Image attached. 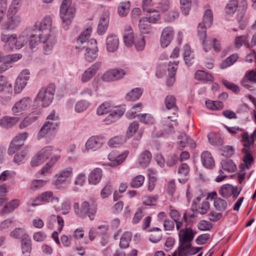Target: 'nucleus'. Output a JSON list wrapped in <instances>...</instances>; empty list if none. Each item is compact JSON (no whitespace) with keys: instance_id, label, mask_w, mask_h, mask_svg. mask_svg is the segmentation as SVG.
I'll return each mask as SVG.
<instances>
[{"instance_id":"nucleus-1","label":"nucleus","mask_w":256,"mask_h":256,"mask_svg":"<svg viewBox=\"0 0 256 256\" xmlns=\"http://www.w3.org/2000/svg\"><path fill=\"white\" fill-rule=\"evenodd\" d=\"M52 24V16H46L38 24L36 23L34 29V32L43 44V50L46 54L49 53L56 42V36L51 32Z\"/></svg>"},{"instance_id":"nucleus-2","label":"nucleus","mask_w":256,"mask_h":256,"mask_svg":"<svg viewBox=\"0 0 256 256\" xmlns=\"http://www.w3.org/2000/svg\"><path fill=\"white\" fill-rule=\"evenodd\" d=\"M75 13L76 8L72 0H63L60 6V17L62 21V27L65 30L71 24Z\"/></svg>"},{"instance_id":"nucleus-3","label":"nucleus","mask_w":256,"mask_h":256,"mask_svg":"<svg viewBox=\"0 0 256 256\" xmlns=\"http://www.w3.org/2000/svg\"><path fill=\"white\" fill-rule=\"evenodd\" d=\"M0 40L4 43V48L8 51H11L22 48L27 42V38L24 36H20L18 37L14 34H2Z\"/></svg>"},{"instance_id":"nucleus-4","label":"nucleus","mask_w":256,"mask_h":256,"mask_svg":"<svg viewBox=\"0 0 256 256\" xmlns=\"http://www.w3.org/2000/svg\"><path fill=\"white\" fill-rule=\"evenodd\" d=\"M21 21V17L18 14L17 7L14 3H12L8 8L7 20L3 24V28L7 30H13L20 24Z\"/></svg>"},{"instance_id":"nucleus-5","label":"nucleus","mask_w":256,"mask_h":256,"mask_svg":"<svg viewBox=\"0 0 256 256\" xmlns=\"http://www.w3.org/2000/svg\"><path fill=\"white\" fill-rule=\"evenodd\" d=\"M55 93V86L50 84L46 88H42L37 94L36 100L42 106L47 107L52 102Z\"/></svg>"},{"instance_id":"nucleus-6","label":"nucleus","mask_w":256,"mask_h":256,"mask_svg":"<svg viewBox=\"0 0 256 256\" xmlns=\"http://www.w3.org/2000/svg\"><path fill=\"white\" fill-rule=\"evenodd\" d=\"M174 36V31L172 27L168 26L164 28L160 36V42L161 47L165 48L168 46L173 40Z\"/></svg>"},{"instance_id":"nucleus-7","label":"nucleus","mask_w":256,"mask_h":256,"mask_svg":"<svg viewBox=\"0 0 256 256\" xmlns=\"http://www.w3.org/2000/svg\"><path fill=\"white\" fill-rule=\"evenodd\" d=\"M72 173L73 168L72 167H68L64 168L54 177L52 180L53 184L56 186L62 184L72 176Z\"/></svg>"},{"instance_id":"nucleus-8","label":"nucleus","mask_w":256,"mask_h":256,"mask_svg":"<svg viewBox=\"0 0 256 256\" xmlns=\"http://www.w3.org/2000/svg\"><path fill=\"white\" fill-rule=\"evenodd\" d=\"M240 190H238V187H234L230 184H225L222 186L218 192L224 198H228L232 196L234 199H236L238 196Z\"/></svg>"},{"instance_id":"nucleus-9","label":"nucleus","mask_w":256,"mask_h":256,"mask_svg":"<svg viewBox=\"0 0 256 256\" xmlns=\"http://www.w3.org/2000/svg\"><path fill=\"white\" fill-rule=\"evenodd\" d=\"M31 100L28 98H24L16 102L12 108V112L15 115H19L28 110L30 106Z\"/></svg>"},{"instance_id":"nucleus-10","label":"nucleus","mask_w":256,"mask_h":256,"mask_svg":"<svg viewBox=\"0 0 256 256\" xmlns=\"http://www.w3.org/2000/svg\"><path fill=\"white\" fill-rule=\"evenodd\" d=\"M194 234L192 229L186 226L178 232V238L180 244L190 246V242L193 240Z\"/></svg>"},{"instance_id":"nucleus-11","label":"nucleus","mask_w":256,"mask_h":256,"mask_svg":"<svg viewBox=\"0 0 256 256\" xmlns=\"http://www.w3.org/2000/svg\"><path fill=\"white\" fill-rule=\"evenodd\" d=\"M128 154V151H126L120 154H118L116 152H110L108 156V158L110 161L108 165L112 167H115L120 165L126 160Z\"/></svg>"},{"instance_id":"nucleus-12","label":"nucleus","mask_w":256,"mask_h":256,"mask_svg":"<svg viewBox=\"0 0 256 256\" xmlns=\"http://www.w3.org/2000/svg\"><path fill=\"white\" fill-rule=\"evenodd\" d=\"M104 142L102 137L100 136H92L90 138L85 144L86 150H96L102 147Z\"/></svg>"},{"instance_id":"nucleus-13","label":"nucleus","mask_w":256,"mask_h":256,"mask_svg":"<svg viewBox=\"0 0 256 256\" xmlns=\"http://www.w3.org/2000/svg\"><path fill=\"white\" fill-rule=\"evenodd\" d=\"M92 31V28H88L80 34L76 40V45L75 46L76 50H82L86 48V44L91 34Z\"/></svg>"},{"instance_id":"nucleus-14","label":"nucleus","mask_w":256,"mask_h":256,"mask_svg":"<svg viewBox=\"0 0 256 256\" xmlns=\"http://www.w3.org/2000/svg\"><path fill=\"white\" fill-rule=\"evenodd\" d=\"M101 66L100 62H96L86 69L82 76L81 80L83 82H88L96 74Z\"/></svg>"},{"instance_id":"nucleus-15","label":"nucleus","mask_w":256,"mask_h":256,"mask_svg":"<svg viewBox=\"0 0 256 256\" xmlns=\"http://www.w3.org/2000/svg\"><path fill=\"white\" fill-rule=\"evenodd\" d=\"M95 213L96 210L94 208H90L89 203L87 202H84L81 205L78 216L82 218L88 216L90 220H93Z\"/></svg>"},{"instance_id":"nucleus-16","label":"nucleus","mask_w":256,"mask_h":256,"mask_svg":"<svg viewBox=\"0 0 256 256\" xmlns=\"http://www.w3.org/2000/svg\"><path fill=\"white\" fill-rule=\"evenodd\" d=\"M106 48L108 52H116L119 46V39L115 34H110L106 39Z\"/></svg>"},{"instance_id":"nucleus-17","label":"nucleus","mask_w":256,"mask_h":256,"mask_svg":"<svg viewBox=\"0 0 256 256\" xmlns=\"http://www.w3.org/2000/svg\"><path fill=\"white\" fill-rule=\"evenodd\" d=\"M19 120L20 118L17 116H4L0 119V126L8 129L14 126Z\"/></svg>"},{"instance_id":"nucleus-18","label":"nucleus","mask_w":256,"mask_h":256,"mask_svg":"<svg viewBox=\"0 0 256 256\" xmlns=\"http://www.w3.org/2000/svg\"><path fill=\"white\" fill-rule=\"evenodd\" d=\"M102 171L100 168H96L92 170L88 174V180L90 184H96L101 180Z\"/></svg>"},{"instance_id":"nucleus-19","label":"nucleus","mask_w":256,"mask_h":256,"mask_svg":"<svg viewBox=\"0 0 256 256\" xmlns=\"http://www.w3.org/2000/svg\"><path fill=\"white\" fill-rule=\"evenodd\" d=\"M211 194L212 196L214 206L215 208L220 212L226 210L228 206L227 202L220 198L217 197L216 192H212Z\"/></svg>"},{"instance_id":"nucleus-20","label":"nucleus","mask_w":256,"mask_h":256,"mask_svg":"<svg viewBox=\"0 0 256 256\" xmlns=\"http://www.w3.org/2000/svg\"><path fill=\"white\" fill-rule=\"evenodd\" d=\"M201 161L203 166L207 168L212 169L214 166V160L212 154L208 151H204L201 154Z\"/></svg>"},{"instance_id":"nucleus-21","label":"nucleus","mask_w":256,"mask_h":256,"mask_svg":"<svg viewBox=\"0 0 256 256\" xmlns=\"http://www.w3.org/2000/svg\"><path fill=\"white\" fill-rule=\"evenodd\" d=\"M60 156L54 155L51 157L50 160L46 163L39 171L40 174L46 175L52 172V168L56 162L59 160Z\"/></svg>"},{"instance_id":"nucleus-22","label":"nucleus","mask_w":256,"mask_h":256,"mask_svg":"<svg viewBox=\"0 0 256 256\" xmlns=\"http://www.w3.org/2000/svg\"><path fill=\"white\" fill-rule=\"evenodd\" d=\"M165 105L167 109H172L174 110V116H168V119H170L172 118H177L178 114L176 112L178 111V108L176 105V98L172 96H167L165 98Z\"/></svg>"},{"instance_id":"nucleus-23","label":"nucleus","mask_w":256,"mask_h":256,"mask_svg":"<svg viewBox=\"0 0 256 256\" xmlns=\"http://www.w3.org/2000/svg\"><path fill=\"white\" fill-rule=\"evenodd\" d=\"M151 153L146 150L140 154L138 158V162L140 166L146 168L150 164L152 160Z\"/></svg>"},{"instance_id":"nucleus-24","label":"nucleus","mask_w":256,"mask_h":256,"mask_svg":"<svg viewBox=\"0 0 256 256\" xmlns=\"http://www.w3.org/2000/svg\"><path fill=\"white\" fill-rule=\"evenodd\" d=\"M56 122L52 123L50 121L46 122L40 128L38 134V138L41 139L44 137L49 132L54 130L56 128Z\"/></svg>"},{"instance_id":"nucleus-25","label":"nucleus","mask_w":256,"mask_h":256,"mask_svg":"<svg viewBox=\"0 0 256 256\" xmlns=\"http://www.w3.org/2000/svg\"><path fill=\"white\" fill-rule=\"evenodd\" d=\"M133 30L130 26H126L124 32V41L125 44L128 46H131L134 41Z\"/></svg>"},{"instance_id":"nucleus-26","label":"nucleus","mask_w":256,"mask_h":256,"mask_svg":"<svg viewBox=\"0 0 256 256\" xmlns=\"http://www.w3.org/2000/svg\"><path fill=\"white\" fill-rule=\"evenodd\" d=\"M53 195V192L50 191L42 192L34 200L32 206H37L42 203L49 202Z\"/></svg>"},{"instance_id":"nucleus-27","label":"nucleus","mask_w":256,"mask_h":256,"mask_svg":"<svg viewBox=\"0 0 256 256\" xmlns=\"http://www.w3.org/2000/svg\"><path fill=\"white\" fill-rule=\"evenodd\" d=\"M178 140L179 148L181 150L186 147L187 144L190 145L192 148L196 146V143L186 134H182L179 136Z\"/></svg>"},{"instance_id":"nucleus-28","label":"nucleus","mask_w":256,"mask_h":256,"mask_svg":"<svg viewBox=\"0 0 256 256\" xmlns=\"http://www.w3.org/2000/svg\"><path fill=\"white\" fill-rule=\"evenodd\" d=\"M110 112V114L108 115L107 118L110 120L111 122H112L114 121L116 119L122 116L124 113L125 110L122 107H114L112 106Z\"/></svg>"},{"instance_id":"nucleus-29","label":"nucleus","mask_w":256,"mask_h":256,"mask_svg":"<svg viewBox=\"0 0 256 256\" xmlns=\"http://www.w3.org/2000/svg\"><path fill=\"white\" fill-rule=\"evenodd\" d=\"M204 48L205 52H207L211 49L212 46L214 50L216 52H218L220 50V46L219 41L216 38H213L206 42H203Z\"/></svg>"},{"instance_id":"nucleus-30","label":"nucleus","mask_w":256,"mask_h":256,"mask_svg":"<svg viewBox=\"0 0 256 256\" xmlns=\"http://www.w3.org/2000/svg\"><path fill=\"white\" fill-rule=\"evenodd\" d=\"M20 200L14 199L10 201L2 210L0 212L1 215L8 214L14 210L20 204Z\"/></svg>"},{"instance_id":"nucleus-31","label":"nucleus","mask_w":256,"mask_h":256,"mask_svg":"<svg viewBox=\"0 0 256 256\" xmlns=\"http://www.w3.org/2000/svg\"><path fill=\"white\" fill-rule=\"evenodd\" d=\"M152 233L150 235L149 240L153 243L158 242L162 238L161 230L157 227L152 228L150 230Z\"/></svg>"},{"instance_id":"nucleus-32","label":"nucleus","mask_w":256,"mask_h":256,"mask_svg":"<svg viewBox=\"0 0 256 256\" xmlns=\"http://www.w3.org/2000/svg\"><path fill=\"white\" fill-rule=\"evenodd\" d=\"M12 94V84L8 87L4 91L0 93V102L2 104H6L11 100Z\"/></svg>"},{"instance_id":"nucleus-33","label":"nucleus","mask_w":256,"mask_h":256,"mask_svg":"<svg viewBox=\"0 0 256 256\" xmlns=\"http://www.w3.org/2000/svg\"><path fill=\"white\" fill-rule=\"evenodd\" d=\"M210 144L213 146H220L223 143L222 138L219 134L210 132L208 136Z\"/></svg>"},{"instance_id":"nucleus-34","label":"nucleus","mask_w":256,"mask_h":256,"mask_svg":"<svg viewBox=\"0 0 256 256\" xmlns=\"http://www.w3.org/2000/svg\"><path fill=\"white\" fill-rule=\"evenodd\" d=\"M152 12L154 13L152 16H150L149 17H144L140 19L141 26L142 25L143 22H146L154 24L160 20V15L158 10H153Z\"/></svg>"},{"instance_id":"nucleus-35","label":"nucleus","mask_w":256,"mask_h":256,"mask_svg":"<svg viewBox=\"0 0 256 256\" xmlns=\"http://www.w3.org/2000/svg\"><path fill=\"white\" fill-rule=\"evenodd\" d=\"M195 78L198 80L204 82H212L214 79L210 74L202 70H198L196 72Z\"/></svg>"},{"instance_id":"nucleus-36","label":"nucleus","mask_w":256,"mask_h":256,"mask_svg":"<svg viewBox=\"0 0 256 256\" xmlns=\"http://www.w3.org/2000/svg\"><path fill=\"white\" fill-rule=\"evenodd\" d=\"M222 168L228 172H234L236 169V165L230 159H226L222 160L221 162Z\"/></svg>"},{"instance_id":"nucleus-37","label":"nucleus","mask_w":256,"mask_h":256,"mask_svg":"<svg viewBox=\"0 0 256 256\" xmlns=\"http://www.w3.org/2000/svg\"><path fill=\"white\" fill-rule=\"evenodd\" d=\"M142 94V90L140 88H135L130 92L126 96L128 100H136L138 99Z\"/></svg>"},{"instance_id":"nucleus-38","label":"nucleus","mask_w":256,"mask_h":256,"mask_svg":"<svg viewBox=\"0 0 256 256\" xmlns=\"http://www.w3.org/2000/svg\"><path fill=\"white\" fill-rule=\"evenodd\" d=\"M130 6V3L129 1L120 2L118 8L119 15L122 16H126L129 12Z\"/></svg>"},{"instance_id":"nucleus-39","label":"nucleus","mask_w":256,"mask_h":256,"mask_svg":"<svg viewBox=\"0 0 256 256\" xmlns=\"http://www.w3.org/2000/svg\"><path fill=\"white\" fill-rule=\"evenodd\" d=\"M238 58V56L237 54H232L222 62L220 64V68L224 69L231 66L237 61Z\"/></svg>"},{"instance_id":"nucleus-40","label":"nucleus","mask_w":256,"mask_h":256,"mask_svg":"<svg viewBox=\"0 0 256 256\" xmlns=\"http://www.w3.org/2000/svg\"><path fill=\"white\" fill-rule=\"evenodd\" d=\"M109 20L108 18H101L100 20V22L98 26V32L99 34L102 35L106 32Z\"/></svg>"},{"instance_id":"nucleus-41","label":"nucleus","mask_w":256,"mask_h":256,"mask_svg":"<svg viewBox=\"0 0 256 256\" xmlns=\"http://www.w3.org/2000/svg\"><path fill=\"white\" fill-rule=\"evenodd\" d=\"M234 43L235 47L238 49L240 48L243 44L246 46H249L248 37L246 36H236Z\"/></svg>"},{"instance_id":"nucleus-42","label":"nucleus","mask_w":256,"mask_h":256,"mask_svg":"<svg viewBox=\"0 0 256 256\" xmlns=\"http://www.w3.org/2000/svg\"><path fill=\"white\" fill-rule=\"evenodd\" d=\"M183 56L186 63L188 65H190L192 62L194 56L191 54V48L190 46L186 44L184 46Z\"/></svg>"},{"instance_id":"nucleus-43","label":"nucleus","mask_w":256,"mask_h":256,"mask_svg":"<svg viewBox=\"0 0 256 256\" xmlns=\"http://www.w3.org/2000/svg\"><path fill=\"white\" fill-rule=\"evenodd\" d=\"M98 48H86L85 54V57L86 60L89 62L94 61L98 56Z\"/></svg>"},{"instance_id":"nucleus-44","label":"nucleus","mask_w":256,"mask_h":256,"mask_svg":"<svg viewBox=\"0 0 256 256\" xmlns=\"http://www.w3.org/2000/svg\"><path fill=\"white\" fill-rule=\"evenodd\" d=\"M213 17L212 11L208 9L206 10L204 14L203 21L201 23L208 28H210L212 23Z\"/></svg>"},{"instance_id":"nucleus-45","label":"nucleus","mask_w":256,"mask_h":256,"mask_svg":"<svg viewBox=\"0 0 256 256\" xmlns=\"http://www.w3.org/2000/svg\"><path fill=\"white\" fill-rule=\"evenodd\" d=\"M132 235L129 232H125L120 238V246L121 248H126L129 246Z\"/></svg>"},{"instance_id":"nucleus-46","label":"nucleus","mask_w":256,"mask_h":256,"mask_svg":"<svg viewBox=\"0 0 256 256\" xmlns=\"http://www.w3.org/2000/svg\"><path fill=\"white\" fill-rule=\"evenodd\" d=\"M112 108V106L110 102H104L98 108L97 114L100 116L106 114L111 110Z\"/></svg>"},{"instance_id":"nucleus-47","label":"nucleus","mask_w":256,"mask_h":256,"mask_svg":"<svg viewBox=\"0 0 256 256\" xmlns=\"http://www.w3.org/2000/svg\"><path fill=\"white\" fill-rule=\"evenodd\" d=\"M206 107L212 110H219L223 108V104L220 101H212L208 100L206 101Z\"/></svg>"},{"instance_id":"nucleus-48","label":"nucleus","mask_w":256,"mask_h":256,"mask_svg":"<svg viewBox=\"0 0 256 256\" xmlns=\"http://www.w3.org/2000/svg\"><path fill=\"white\" fill-rule=\"evenodd\" d=\"M52 150L53 148L52 146H46L37 152L45 162L51 155Z\"/></svg>"},{"instance_id":"nucleus-49","label":"nucleus","mask_w":256,"mask_h":256,"mask_svg":"<svg viewBox=\"0 0 256 256\" xmlns=\"http://www.w3.org/2000/svg\"><path fill=\"white\" fill-rule=\"evenodd\" d=\"M144 176L142 175H138L133 178L130 182V186L133 188H138L144 184Z\"/></svg>"},{"instance_id":"nucleus-50","label":"nucleus","mask_w":256,"mask_h":256,"mask_svg":"<svg viewBox=\"0 0 256 256\" xmlns=\"http://www.w3.org/2000/svg\"><path fill=\"white\" fill-rule=\"evenodd\" d=\"M124 142V136H118L110 138L108 142V145L114 148L122 144Z\"/></svg>"},{"instance_id":"nucleus-51","label":"nucleus","mask_w":256,"mask_h":256,"mask_svg":"<svg viewBox=\"0 0 256 256\" xmlns=\"http://www.w3.org/2000/svg\"><path fill=\"white\" fill-rule=\"evenodd\" d=\"M136 48L138 50H142L144 48L146 42L143 36H136L134 38V43Z\"/></svg>"},{"instance_id":"nucleus-52","label":"nucleus","mask_w":256,"mask_h":256,"mask_svg":"<svg viewBox=\"0 0 256 256\" xmlns=\"http://www.w3.org/2000/svg\"><path fill=\"white\" fill-rule=\"evenodd\" d=\"M90 105V102L86 100H80L75 105V110L78 112H82L86 110Z\"/></svg>"},{"instance_id":"nucleus-53","label":"nucleus","mask_w":256,"mask_h":256,"mask_svg":"<svg viewBox=\"0 0 256 256\" xmlns=\"http://www.w3.org/2000/svg\"><path fill=\"white\" fill-rule=\"evenodd\" d=\"M238 2L236 0H230L226 6V12L228 14H234L238 8Z\"/></svg>"},{"instance_id":"nucleus-54","label":"nucleus","mask_w":256,"mask_h":256,"mask_svg":"<svg viewBox=\"0 0 256 256\" xmlns=\"http://www.w3.org/2000/svg\"><path fill=\"white\" fill-rule=\"evenodd\" d=\"M192 0H180V8L184 14L188 15L190 9Z\"/></svg>"},{"instance_id":"nucleus-55","label":"nucleus","mask_w":256,"mask_h":256,"mask_svg":"<svg viewBox=\"0 0 256 256\" xmlns=\"http://www.w3.org/2000/svg\"><path fill=\"white\" fill-rule=\"evenodd\" d=\"M27 82H25L20 78H16V80L15 85L14 86V92L16 94L20 93L24 88L26 86Z\"/></svg>"},{"instance_id":"nucleus-56","label":"nucleus","mask_w":256,"mask_h":256,"mask_svg":"<svg viewBox=\"0 0 256 256\" xmlns=\"http://www.w3.org/2000/svg\"><path fill=\"white\" fill-rule=\"evenodd\" d=\"M190 246L181 244L180 247L178 248V256H186L191 254Z\"/></svg>"},{"instance_id":"nucleus-57","label":"nucleus","mask_w":256,"mask_h":256,"mask_svg":"<svg viewBox=\"0 0 256 256\" xmlns=\"http://www.w3.org/2000/svg\"><path fill=\"white\" fill-rule=\"evenodd\" d=\"M28 134L26 132H24L21 134H19L17 135L13 140L12 141H14V142L22 146L24 144V141L27 138Z\"/></svg>"},{"instance_id":"nucleus-58","label":"nucleus","mask_w":256,"mask_h":256,"mask_svg":"<svg viewBox=\"0 0 256 256\" xmlns=\"http://www.w3.org/2000/svg\"><path fill=\"white\" fill-rule=\"evenodd\" d=\"M138 128V124L136 122H134L129 126L126 131V136L129 138L136 132Z\"/></svg>"},{"instance_id":"nucleus-59","label":"nucleus","mask_w":256,"mask_h":256,"mask_svg":"<svg viewBox=\"0 0 256 256\" xmlns=\"http://www.w3.org/2000/svg\"><path fill=\"white\" fill-rule=\"evenodd\" d=\"M111 71L114 80H117L122 78L126 73V71L123 69L114 68L111 70Z\"/></svg>"},{"instance_id":"nucleus-60","label":"nucleus","mask_w":256,"mask_h":256,"mask_svg":"<svg viewBox=\"0 0 256 256\" xmlns=\"http://www.w3.org/2000/svg\"><path fill=\"white\" fill-rule=\"evenodd\" d=\"M138 118L140 122L144 124H152L154 122L153 118L148 114H138Z\"/></svg>"},{"instance_id":"nucleus-61","label":"nucleus","mask_w":256,"mask_h":256,"mask_svg":"<svg viewBox=\"0 0 256 256\" xmlns=\"http://www.w3.org/2000/svg\"><path fill=\"white\" fill-rule=\"evenodd\" d=\"M44 162V160L41 158L38 152L32 158L30 166L32 167L38 166Z\"/></svg>"},{"instance_id":"nucleus-62","label":"nucleus","mask_w":256,"mask_h":256,"mask_svg":"<svg viewBox=\"0 0 256 256\" xmlns=\"http://www.w3.org/2000/svg\"><path fill=\"white\" fill-rule=\"evenodd\" d=\"M154 6L152 0H142V7L144 11L148 13H152L154 10L152 7Z\"/></svg>"},{"instance_id":"nucleus-63","label":"nucleus","mask_w":256,"mask_h":256,"mask_svg":"<svg viewBox=\"0 0 256 256\" xmlns=\"http://www.w3.org/2000/svg\"><path fill=\"white\" fill-rule=\"evenodd\" d=\"M170 8V2L168 0H161L157 6L158 11L164 12Z\"/></svg>"},{"instance_id":"nucleus-64","label":"nucleus","mask_w":256,"mask_h":256,"mask_svg":"<svg viewBox=\"0 0 256 256\" xmlns=\"http://www.w3.org/2000/svg\"><path fill=\"white\" fill-rule=\"evenodd\" d=\"M46 181L42 180H35L32 181L30 188L32 190H36L44 185Z\"/></svg>"}]
</instances>
